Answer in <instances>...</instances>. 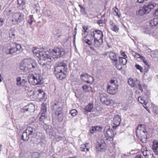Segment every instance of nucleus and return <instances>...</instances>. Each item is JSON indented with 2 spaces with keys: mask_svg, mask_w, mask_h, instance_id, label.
Segmentation results:
<instances>
[{
  "mask_svg": "<svg viewBox=\"0 0 158 158\" xmlns=\"http://www.w3.org/2000/svg\"><path fill=\"white\" fill-rule=\"evenodd\" d=\"M146 158H155L153 156V154H151L149 152H148V155Z\"/></svg>",
  "mask_w": 158,
  "mask_h": 158,
  "instance_id": "obj_44",
  "label": "nucleus"
},
{
  "mask_svg": "<svg viewBox=\"0 0 158 158\" xmlns=\"http://www.w3.org/2000/svg\"><path fill=\"white\" fill-rule=\"evenodd\" d=\"M114 11L115 12L116 15L118 16L119 17H120V15L118 14L119 10L118 9L116 8L114 10Z\"/></svg>",
  "mask_w": 158,
  "mask_h": 158,
  "instance_id": "obj_58",
  "label": "nucleus"
},
{
  "mask_svg": "<svg viewBox=\"0 0 158 158\" xmlns=\"http://www.w3.org/2000/svg\"><path fill=\"white\" fill-rule=\"evenodd\" d=\"M77 111L75 109H73L70 111V114L73 117L75 116L77 114Z\"/></svg>",
  "mask_w": 158,
  "mask_h": 158,
  "instance_id": "obj_36",
  "label": "nucleus"
},
{
  "mask_svg": "<svg viewBox=\"0 0 158 158\" xmlns=\"http://www.w3.org/2000/svg\"><path fill=\"white\" fill-rule=\"evenodd\" d=\"M90 132L91 133L93 134L94 131H96V129L94 127H92L90 129Z\"/></svg>",
  "mask_w": 158,
  "mask_h": 158,
  "instance_id": "obj_52",
  "label": "nucleus"
},
{
  "mask_svg": "<svg viewBox=\"0 0 158 158\" xmlns=\"http://www.w3.org/2000/svg\"><path fill=\"white\" fill-rule=\"evenodd\" d=\"M90 116L91 117H95L98 115L96 114V113H91L90 114Z\"/></svg>",
  "mask_w": 158,
  "mask_h": 158,
  "instance_id": "obj_60",
  "label": "nucleus"
},
{
  "mask_svg": "<svg viewBox=\"0 0 158 158\" xmlns=\"http://www.w3.org/2000/svg\"><path fill=\"white\" fill-rule=\"evenodd\" d=\"M136 83H137V88L138 87L139 89L142 92L143 91V89L142 86L140 84L139 81L136 80Z\"/></svg>",
  "mask_w": 158,
  "mask_h": 158,
  "instance_id": "obj_37",
  "label": "nucleus"
},
{
  "mask_svg": "<svg viewBox=\"0 0 158 158\" xmlns=\"http://www.w3.org/2000/svg\"><path fill=\"white\" fill-rule=\"evenodd\" d=\"M104 132L106 140L110 141L111 139H113L114 135V131L109 127H106L104 128Z\"/></svg>",
  "mask_w": 158,
  "mask_h": 158,
  "instance_id": "obj_9",
  "label": "nucleus"
},
{
  "mask_svg": "<svg viewBox=\"0 0 158 158\" xmlns=\"http://www.w3.org/2000/svg\"><path fill=\"white\" fill-rule=\"evenodd\" d=\"M56 117L57 118L59 121L61 122L62 121L63 118V116L62 114V111H61V112H56L55 113Z\"/></svg>",
  "mask_w": 158,
  "mask_h": 158,
  "instance_id": "obj_23",
  "label": "nucleus"
},
{
  "mask_svg": "<svg viewBox=\"0 0 158 158\" xmlns=\"http://www.w3.org/2000/svg\"><path fill=\"white\" fill-rule=\"evenodd\" d=\"M135 57L136 58H140L141 59L142 57L139 54L137 53H135Z\"/></svg>",
  "mask_w": 158,
  "mask_h": 158,
  "instance_id": "obj_56",
  "label": "nucleus"
},
{
  "mask_svg": "<svg viewBox=\"0 0 158 158\" xmlns=\"http://www.w3.org/2000/svg\"><path fill=\"white\" fill-rule=\"evenodd\" d=\"M141 59L143 60V63L145 64L146 66H145V68H147V69H145L146 72L148 71V69L150 68L149 65L148 61L146 60V59L144 57H142Z\"/></svg>",
  "mask_w": 158,
  "mask_h": 158,
  "instance_id": "obj_27",
  "label": "nucleus"
},
{
  "mask_svg": "<svg viewBox=\"0 0 158 158\" xmlns=\"http://www.w3.org/2000/svg\"><path fill=\"white\" fill-rule=\"evenodd\" d=\"M157 107L156 106H154L153 109V112L156 114L158 113V109H157Z\"/></svg>",
  "mask_w": 158,
  "mask_h": 158,
  "instance_id": "obj_50",
  "label": "nucleus"
},
{
  "mask_svg": "<svg viewBox=\"0 0 158 158\" xmlns=\"http://www.w3.org/2000/svg\"><path fill=\"white\" fill-rule=\"evenodd\" d=\"M4 19L3 18H0V26H1L3 25L4 23Z\"/></svg>",
  "mask_w": 158,
  "mask_h": 158,
  "instance_id": "obj_54",
  "label": "nucleus"
},
{
  "mask_svg": "<svg viewBox=\"0 0 158 158\" xmlns=\"http://www.w3.org/2000/svg\"><path fill=\"white\" fill-rule=\"evenodd\" d=\"M106 147V145L104 141L101 140L100 142L98 143V145L96 146V148L100 151H104Z\"/></svg>",
  "mask_w": 158,
  "mask_h": 158,
  "instance_id": "obj_16",
  "label": "nucleus"
},
{
  "mask_svg": "<svg viewBox=\"0 0 158 158\" xmlns=\"http://www.w3.org/2000/svg\"><path fill=\"white\" fill-rule=\"evenodd\" d=\"M17 83L16 84L17 85L19 86L22 85L21 82V78L20 77H18L16 79Z\"/></svg>",
  "mask_w": 158,
  "mask_h": 158,
  "instance_id": "obj_39",
  "label": "nucleus"
},
{
  "mask_svg": "<svg viewBox=\"0 0 158 158\" xmlns=\"http://www.w3.org/2000/svg\"><path fill=\"white\" fill-rule=\"evenodd\" d=\"M37 67L35 60L30 59L28 62H24L20 68L23 72H32Z\"/></svg>",
  "mask_w": 158,
  "mask_h": 158,
  "instance_id": "obj_5",
  "label": "nucleus"
},
{
  "mask_svg": "<svg viewBox=\"0 0 158 158\" xmlns=\"http://www.w3.org/2000/svg\"><path fill=\"white\" fill-rule=\"evenodd\" d=\"M9 37L11 38H15V35L14 32H10L9 34Z\"/></svg>",
  "mask_w": 158,
  "mask_h": 158,
  "instance_id": "obj_46",
  "label": "nucleus"
},
{
  "mask_svg": "<svg viewBox=\"0 0 158 158\" xmlns=\"http://www.w3.org/2000/svg\"><path fill=\"white\" fill-rule=\"evenodd\" d=\"M24 15L20 13H14L12 16V21H15L17 23H21L23 21L24 19Z\"/></svg>",
  "mask_w": 158,
  "mask_h": 158,
  "instance_id": "obj_11",
  "label": "nucleus"
},
{
  "mask_svg": "<svg viewBox=\"0 0 158 158\" xmlns=\"http://www.w3.org/2000/svg\"><path fill=\"white\" fill-rule=\"evenodd\" d=\"M12 46L10 48L7 50V52H8L10 54H12L17 52L15 47L13 46Z\"/></svg>",
  "mask_w": 158,
  "mask_h": 158,
  "instance_id": "obj_25",
  "label": "nucleus"
},
{
  "mask_svg": "<svg viewBox=\"0 0 158 158\" xmlns=\"http://www.w3.org/2000/svg\"><path fill=\"white\" fill-rule=\"evenodd\" d=\"M27 81L25 79H23L21 80V82L22 86H24L25 85L26 83L27 82Z\"/></svg>",
  "mask_w": 158,
  "mask_h": 158,
  "instance_id": "obj_49",
  "label": "nucleus"
},
{
  "mask_svg": "<svg viewBox=\"0 0 158 158\" xmlns=\"http://www.w3.org/2000/svg\"><path fill=\"white\" fill-rule=\"evenodd\" d=\"M150 25L152 27H158V17L154 18L150 21Z\"/></svg>",
  "mask_w": 158,
  "mask_h": 158,
  "instance_id": "obj_22",
  "label": "nucleus"
},
{
  "mask_svg": "<svg viewBox=\"0 0 158 158\" xmlns=\"http://www.w3.org/2000/svg\"><path fill=\"white\" fill-rule=\"evenodd\" d=\"M46 130L47 132L51 133L52 132L53 129L51 126L48 125L47 126V125H46Z\"/></svg>",
  "mask_w": 158,
  "mask_h": 158,
  "instance_id": "obj_35",
  "label": "nucleus"
},
{
  "mask_svg": "<svg viewBox=\"0 0 158 158\" xmlns=\"http://www.w3.org/2000/svg\"><path fill=\"white\" fill-rule=\"evenodd\" d=\"M100 99L102 103L106 105H112L114 103V101L110 99L106 94H101L100 96Z\"/></svg>",
  "mask_w": 158,
  "mask_h": 158,
  "instance_id": "obj_10",
  "label": "nucleus"
},
{
  "mask_svg": "<svg viewBox=\"0 0 158 158\" xmlns=\"http://www.w3.org/2000/svg\"><path fill=\"white\" fill-rule=\"evenodd\" d=\"M118 89V85L114 80H111L108 84L107 91L110 94L114 95L116 93Z\"/></svg>",
  "mask_w": 158,
  "mask_h": 158,
  "instance_id": "obj_6",
  "label": "nucleus"
},
{
  "mask_svg": "<svg viewBox=\"0 0 158 158\" xmlns=\"http://www.w3.org/2000/svg\"><path fill=\"white\" fill-rule=\"evenodd\" d=\"M145 126L142 124L139 125L137 128L136 132V135L139 138H140L141 140L142 141V138H145L146 136L145 133L147 132L145 129Z\"/></svg>",
  "mask_w": 158,
  "mask_h": 158,
  "instance_id": "obj_7",
  "label": "nucleus"
},
{
  "mask_svg": "<svg viewBox=\"0 0 158 158\" xmlns=\"http://www.w3.org/2000/svg\"><path fill=\"white\" fill-rule=\"evenodd\" d=\"M62 104L59 102H56L54 103L51 106V108L52 111L55 112V113L56 112H60L62 111Z\"/></svg>",
  "mask_w": 158,
  "mask_h": 158,
  "instance_id": "obj_12",
  "label": "nucleus"
},
{
  "mask_svg": "<svg viewBox=\"0 0 158 158\" xmlns=\"http://www.w3.org/2000/svg\"><path fill=\"white\" fill-rule=\"evenodd\" d=\"M27 78L29 83L32 85H40L44 82L41 75L30 74L28 75Z\"/></svg>",
  "mask_w": 158,
  "mask_h": 158,
  "instance_id": "obj_4",
  "label": "nucleus"
},
{
  "mask_svg": "<svg viewBox=\"0 0 158 158\" xmlns=\"http://www.w3.org/2000/svg\"><path fill=\"white\" fill-rule=\"evenodd\" d=\"M84 34H82V36H84V38L82 39V41H83V42H85H85L86 41V39L85 38V37L86 35H87L85 34V35H83Z\"/></svg>",
  "mask_w": 158,
  "mask_h": 158,
  "instance_id": "obj_61",
  "label": "nucleus"
},
{
  "mask_svg": "<svg viewBox=\"0 0 158 158\" xmlns=\"http://www.w3.org/2000/svg\"><path fill=\"white\" fill-rule=\"evenodd\" d=\"M96 131H101L102 129V127L99 126H95Z\"/></svg>",
  "mask_w": 158,
  "mask_h": 158,
  "instance_id": "obj_45",
  "label": "nucleus"
},
{
  "mask_svg": "<svg viewBox=\"0 0 158 158\" xmlns=\"http://www.w3.org/2000/svg\"><path fill=\"white\" fill-rule=\"evenodd\" d=\"M24 88L27 92L30 91L31 89H33L31 86H29L27 85L25 86Z\"/></svg>",
  "mask_w": 158,
  "mask_h": 158,
  "instance_id": "obj_41",
  "label": "nucleus"
},
{
  "mask_svg": "<svg viewBox=\"0 0 158 158\" xmlns=\"http://www.w3.org/2000/svg\"><path fill=\"white\" fill-rule=\"evenodd\" d=\"M103 42V38L94 37V46L96 48H98L102 44Z\"/></svg>",
  "mask_w": 158,
  "mask_h": 158,
  "instance_id": "obj_15",
  "label": "nucleus"
},
{
  "mask_svg": "<svg viewBox=\"0 0 158 158\" xmlns=\"http://www.w3.org/2000/svg\"><path fill=\"white\" fill-rule=\"evenodd\" d=\"M82 88L83 92H88L89 91V86L84 85L82 86Z\"/></svg>",
  "mask_w": 158,
  "mask_h": 158,
  "instance_id": "obj_32",
  "label": "nucleus"
},
{
  "mask_svg": "<svg viewBox=\"0 0 158 158\" xmlns=\"http://www.w3.org/2000/svg\"><path fill=\"white\" fill-rule=\"evenodd\" d=\"M81 11L83 13H85V10L84 7L81 8Z\"/></svg>",
  "mask_w": 158,
  "mask_h": 158,
  "instance_id": "obj_64",
  "label": "nucleus"
},
{
  "mask_svg": "<svg viewBox=\"0 0 158 158\" xmlns=\"http://www.w3.org/2000/svg\"><path fill=\"white\" fill-rule=\"evenodd\" d=\"M138 100L140 103L142 104H144L145 105H146V103L145 102L142 97H139L138 98Z\"/></svg>",
  "mask_w": 158,
  "mask_h": 158,
  "instance_id": "obj_38",
  "label": "nucleus"
},
{
  "mask_svg": "<svg viewBox=\"0 0 158 158\" xmlns=\"http://www.w3.org/2000/svg\"><path fill=\"white\" fill-rule=\"evenodd\" d=\"M116 64H114L115 65V66L117 69L120 70L122 69V65L120 64H118V62H116Z\"/></svg>",
  "mask_w": 158,
  "mask_h": 158,
  "instance_id": "obj_43",
  "label": "nucleus"
},
{
  "mask_svg": "<svg viewBox=\"0 0 158 158\" xmlns=\"http://www.w3.org/2000/svg\"><path fill=\"white\" fill-rule=\"evenodd\" d=\"M93 108V105L92 104L89 103L86 106L85 108V111L83 112V113L85 114L88 112H91Z\"/></svg>",
  "mask_w": 158,
  "mask_h": 158,
  "instance_id": "obj_19",
  "label": "nucleus"
},
{
  "mask_svg": "<svg viewBox=\"0 0 158 158\" xmlns=\"http://www.w3.org/2000/svg\"><path fill=\"white\" fill-rule=\"evenodd\" d=\"M86 147V145L85 144H82V145H81L80 147V149L82 151H84V150Z\"/></svg>",
  "mask_w": 158,
  "mask_h": 158,
  "instance_id": "obj_47",
  "label": "nucleus"
},
{
  "mask_svg": "<svg viewBox=\"0 0 158 158\" xmlns=\"http://www.w3.org/2000/svg\"><path fill=\"white\" fill-rule=\"evenodd\" d=\"M88 74L87 73H85L83 74H81L80 75V77L81 79L82 80H84L85 82H87L88 83H90V82L89 81H85V77H88Z\"/></svg>",
  "mask_w": 158,
  "mask_h": 158,
  "instance_id": "obj_34",
  "label": "nucleus"
},
{
  "mask_svg": "<svg viewBox=\"0 0 158 158\" xmlns=\"http://www.w3.org/2000/svg\"><path fill=\"white\" fill-rule=\"evenodd\" d=\"M119 62L122 63L123 65H125L127 62V60L125 58L119 57Z\"/></svg>",
  "mask_w": 158,
  "mask_h": 158,
  "instance_id": "obj_30",
  "label": "nucleus"
},
{
  "mask_svg": "<svg viewBox=\"0 0 158 158\" xmlns=\"http://www.w3.org/2000/svg\"><path fill=\"white\" fill-rule=\"evenodd\" d=\"M45 115H43V114H41V116L39 119V121L42 125V123H44L46 125V123L47 122L48 120L47 118V117Z\"/></svg>",
  "mask_w": 158,
  "mask_h": 158,
  "instance_id": "obj_20",
  "label": "nucleus"
},
{
  "mask_svg": "<svg viewBox=\"0 0 158 158\" xmlns=\"http://www.w3.org/2000/svg\"><path fill=\"white\" fill-rule=\"evenodd\" d=\"M121 121V116L118 115H115L113 118V122L114 125L119 126Z\"/></svg>",
  "mask_w": 158,
  "mask_h": 158,
  "instance_id": "obj_17",
  "label": "nucleus"
},
{
  "mask_svg": "<svg viewBox=\"0 0 158 158\" xmlns=\"http://www.w3.org/2000/svg\"><path fill=\"white\" fill-rule=\"evenodd\" d=\"M35 96L37 98L41 100H45L46 96L44 92L42 90L39 89L35 91Z\"/></svg>",
  "mask_w": 158,
  "mask_h": 158,
  "instance_id": "obj_13",
  "label": "nucleus"
},
{
  "mask_svg": "<svg viewBox=\"0 0 158 158\" xmlns=\"http://www.w3.org/2000/svg\"><path fill=\"white\" fill-rule=\"evenodd\" d=\"M86 40V41L85 42V43L88 44L91 50L93 52H95L97 53H98L97 50L95 48V47L92 46L91 41L89 39Z\"/></svg>",
  "mask_w": 158,
  "mask_h": 158,
  "instance_id": "obj_24",
  "label": "nucleus"
},
{
  "mask_svg": "<svg viewBox=\"0 0 158 158\" xmlns=\"http://www.w3.org/2000/svg\"><path fill=\"white\" fill-rule=\"evenodd\" d=\"M41 114L45 115L47 112V107L44 104H43L41 105Z\"/></svg>",
  "mask_w": 158,
  "mask_h": 158,
  "instance_id": "obj_28",
  "label": "nucleus"
},
{
  "mask_svg": "<svg viewBox=\"0 0 158 158\" xmlns=\"http://www.w3.org/2000/svg\"><path fill=\"white\" fill-rule=\"evenodd\" d=\"M110 24L111 27H113L114 26L115 24L113 22L110 21Z\"/></svg>",
  "mask_w": 158,
  "mask_h": 158,
  "instance_id": "obj_63",
  "label": "nucleus"
},
{
  "mask_svg": "<svg viewBox=\"0 0 158 158\" xmlns=\"http://www.w3.org/2000/svg\"><path fill=\"white\" fill-rule=\"evenodd\" d=\"M35 91H34L33 89H31L30 91H29L27 92L28 95L29 96L31 97L32 95H34L35 96Z\"/></svg>",
  "mask_w": 158,
  "mask_h": 158,
  "instance_id": "obj_33",
  "label": "nucleus"
},
{
  "mask_svg": "<svg viewBox=\"0 0 158 158\" xmlns=\"http://www.w3.org/2000/svg\"><path fill=\"white\" fill-rule=\"evenodd\" d=\"M41 114L45 115L47 112V107L44 104H43L41 105Z\"/></svg>",
  "mask_w": 158,
  "mask_h": 158,
  "instance_id": "obj_29",
  "label": "nucleus"
},
{
  "mask_svg": "<svg viewBox=\"0 0 158 158\" xmlns=\"http://www.w3.org/2000/svg\"><path fill=\"white\" fill-rule=\"evenodd\" d=\"M37 48H33L32 49V52L34 53H35L36 54V55L37 56V55H38V54H37L38 53H39V52L40 51H36V49Z\"/></svg>",
  "mask_w": 158,
  "mask_h": 158,
  "instance_id": "obj_51",
  "label": "nucleus"
},
{
  "mask_svg": "<svg viewBox=\"0 0 158 158\" xmlns=\"http://www.w3.org/2000/svg\"><path fill=\"white\" fill-rule=\"evenodd\" d=\"M158 148V142L154 141L153 142L152 148Z\"/></svg>",
  "mask_w": 158,
  "mask_h": 158,
  "instance_id": "obj_40",
  "label": "nucleus"
},
{
  "mask_svg": "<svg viewBox=\"0 0 158 158\" xmlns=\"http://www.w3.org/2000/svg\"><path fill=\"white\" fill-rule=\"evenodd\" d=\"M82 27H83V30L84 31V32L85 33H84V34H85H85H86L85 33L87 32V30L88 29L87 27L83 25Z\"/></svg>",
  "mask_w": 158,
  "mask_h": 158,
  "instance_id": "obj_59",
  "label": "nucleus"
},
{
  "mask_svg": "<svg viewBox=\"0 0 158 158\" xmlns=\"http://www.w3.org/2000/svg\"><path fill=\"white\" fill-rule=\"evenodd\" d=\"M33 128L28 127L24 132L21 135V139L24 141L28 140L30 137H31L33 131Z\"/></svg>",
  "mask_w": 158,
  "mask_h": 158,
  "instance_id": "obj_8",
  "label": "nucleus"
},
{
  "mask_svg": "<svg viewBox=\"0 0 158 158\" xmlns=\"http://www.w3.org/2000/svg\"><path fill=\"white\" fill-rule=\"evenodd\" d=\"M18 3L20 5L25 4V2H23V0H18Z\"/></svg>",
  "mask_w": 158,
  "mask_h": 158,
  "instance_id": "obj_53",
  "label": "nucleus"
},
{
  "mask_svg": "<svg viewBox=\"0 0 158 158\" xmlns=\"http://www.w3.org/2000/svg\"><path fill=\"white\" fill-rule=\"evenodd\" d=\"M49 53L50 55L47 54L46 52L39 51V53H37L38 54L37 57L40 60H46L47 61L51 63L54 59H57L63 56L65 53V52L62 48H56L53 49H50Z\"/></svg>",
  "mask_w": 158,
  "mask_h": 158,
  "instance_id": "obj_1",
  "label": "nucleus"
},
{
  "mask_svg": "<svg viewBox=\"0 0 158 158\" xmlns=\"http://www.w3.org/2000/svg\"><path fill=\"white\" fill-rule=\"evenodd\" d=\"M109 58L113 61L114 64H116L118 62L116 55L114 52H110L109 54Z\"/></svg>",
  "mask_w": 158,
  "mask_h": 158,
  "instance_id": "obj_21",
  "label": "nucleus"
},
{
  "mask_svg": "<svg viewBox=\"0 0 158 158\" xmlns=\"http://www.w3.org/2000/svg\"><path fill=\"white\" fill-rule=\"evenodd\" d=\"M128 83L131 87H133L134 89H136L137 88L136 81L134 82L132 79L129 78L128 80Z\"/></svg>",
  "mask_w": 158,
  "mask_h": 158,
  "instance_id": "obj_18",
  "label": "nucleus"
},
{
  "mask_svg": "<svg viewBox=\"0 0 158 158\" xmlns=\"http://www.w3.org/2000/svg\"><path fill=\"white\" fill-rule=\"evenodd\" d=\"M158 5V1L157 0H152L146 4L143 7H140L139 9L136 11V14L138 15L142 16L145 14L148 13L152 9H153Z\"/></svg>",
  "mask_w": 158,
  "mask_h": 158,
  "instance_id": "obj_3",
  "label": "nucleus"
},
{
  "mask_svg": "<svg viewBox=\"0 0 158 158\" xmlns=\"http://www.w3.org/2000/svg\"><path fill=\"white\" fill-rule=\"evenodd\" d=\"M95 34H97L98 35V38H103V35L102 32L100 30H96L94 31Z\"/></svg>",
  "mask_w": 158,
  "mask_h": 158,
  "instance_id": "obj_31",
  "label": "nucleus"
},
{
  "mask_svg": "<svg viewBox=\"0 0 158 158\" xmlns=\"http://www.w3.org/2000/svg\"><path fill=\"white\" fill-rule=\"evenodd\" d=\"M10 45L11 46H15L16 48L17 51H19L22 48L20 44H16L15 43H12L10 44Z\"/></svg>",
  "mask_w": 158,
  "mask_h": 158,
  "instance_id": "obj_26",
  "label": "nucleus"
},
{
  "mask_svg": "<svg viewBox=\"0 0 158 158\" xmlns=\"http://www.w3.org/2000/svg\"><path fill=\"white\" fill-rule=\"evenodd\" d=\"M49 65V64H47V63H44L42 65V67L44 68H46L47 67V66Z\"/></svg>",
  "mask_w": 158,
  "mask_h": 158,
  "instance_id": "obj_62",
  "label": "nucleus"
},
{
  "mask_svg": "<svg viewBox=\"0 0 158 158\" xmlns=\"http://www.w3.org/2000/svg\"><path fill=\"white\" fill-rule=\"evenodd\" d=\"M35 110V106L33 104H30L28 106H24L21 109V112L25 113L27 111L31 112Z\"/></svg>",
  "mask_w": 158,
  "mask_h": 158,
  "instance_id": "obj_14",
  "label": "nucleus"
},
{
  "mask_svg": "<svg viewBox=\"0 0 158 158\" xmlns=\"http://www.w3.org/2000/svg\"><path fill=\"white\" fill-rule=\"evenodd\" d=\"M54 73L56 77L60 80L66 77L65 72L67 69V65L64 63L59 61L56 63Z\"/></svg>",
  "mask_w": 158,
  "mask_h": 158,
  "instance_id": "obj_2",
  "label": "nucleus"
},
{
  "mask_svg": "<svg viewBox=\"0 0 158 158\" xmlns=\"http://www.w3.org/2000/svg\"><path fill=\"white\" fill-rule=\"evenodd\" d=\"M111 29L115 31L116 32L117 31H118V28L116 26V25H114V26L113 27H111Z\"/></svg>",
  "mask_w": 158,
  "mask_h": 158,
  "instance_id": "obj_48",
  "label": "nucleus"
},
{
  "mask_svg": "<svg viewBox=\"0 0 158 158\" xmlns=\"http://www.w3.org/2000/svg\"><path fill=\"white\" fill-rule=\"evenodd\" d=\"M148 150H145L143 152V155L146 157H147V156L148 155Z\"/></svg>",
  "mask_w": 158,
  "mask_h": 158,
  "instance_id": "obj_55",
  "label": "nucleus"
},
{
  "mask_svg": "<svg viewBox=\"0 0 158 158\" xmlns=\"http://www.w3.org/2000/svg\"><path fill=\"white\" fill-rule=\"evenodd\" d=\"M135 66L137 69L139 70L141 72H142L143 69L141 66L137 64H135Z\"/></svg>",
  "mask_w": 158,
  "mask_h": 158,
  "instance_id": "obj_42",
  "label": "nucleus"
},
{
  "mask_svg": "<svg viewBox=\"0 0 158 158\" xmlns=\"http://www.w3.org/2000/svg\"><path fill=\"white\" fill-rule=\"evenodd\" d=\"M40 142L41 143V144H45L46 141L45 139H44V138L40 139Z\"/></svg>",
  "mask_w": 158,
  "mask_h": 158,
  "instance_id": "obj_57",
  "label": "nucleus"
}]
</instances>
